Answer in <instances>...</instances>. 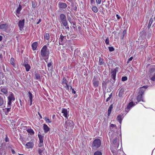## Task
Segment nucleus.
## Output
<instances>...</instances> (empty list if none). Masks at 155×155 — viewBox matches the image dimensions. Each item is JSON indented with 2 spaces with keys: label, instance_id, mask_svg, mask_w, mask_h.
I'll use <instances>...</instances> for the list:
<instances>
[{
  "label": "nucleus",
  "instance_id": "obj_58",
  "mask_svg": "<svg viewBox=\"0 0 155 155\" xmlns=\"http://www.w3.org/2000/svg\"><path fill=\"white\" fill-rule=\"evenodd\" d=\"M122 80L123 81H126V76L123 77L122 78Z\"/></svg>",
  "mask_w": 155,
  "mask_h": 155
},
{
  "label": "nucleus",
  "instance_id": "obj_9",
  "mask_svg": "<svg viewBox=\"0 0 155 155\" xmlns=\"http://www.w3.org/2000/svg\"><path fill=\"white\" fill-rule=\"evenodd\" d=\"M8 101L7 103H8L12 104V102L14 101L15 100V97L14 94L12 92L9 94L7 97Z\"/></svg>",
  "mask_w": 155,
  "mask_h": 155
},
{
  "label": "nucleus",
  "instance_id": "obj_40",
  "mask_svg": "<svg viewBox=\"0 0 155 155\" xmlns=\"http://www.w3.org/2000/svg\"><path fill=\"white\" fill-rule=\"evenodd\" d=\"M101 152L99 151H96L94 153V155H102Z\"/></svg>",
  "mask_w": 155,
  "mask_h": 155
},
{
  "label": "nucleus",
  "instance_id": "obj_21",
  "mask_svg": "<svg viewBox=\"0 0 155 155\" xmlns=\"http://www.w3.org/2000/svg\"><path fill=\"white\" fill-rule=\"evenodd\" d=\"M50 128L49 127H48L45 124H43V129L45 133H47L50 130Z\"/></svg>",
  "mask_w": 155,
  "mask_h": 155
},
{
  "label": "nucleus",
  "instance_id": "obj_45",
  "mask_svg": "<svg viewBox=\"0 0 155 155\" xmlns=\"http://www.w3.org/2000/svg\"><path fill=\"white\" fill-rule=\"evenodd\" d=\"M109 39L108 37H107L105 40V43L106 45H108L109 44Z\"/></svg>",
  "mask_w": 155,
  "mask_h": 155
},
{
  "label": "nucleus",
  "instance_id": "obj_28",
  "mask_svg": "<svg viewBox=\"0 0 155 155\" xmlns=\"http://www.w3.org/2000/svg\"><path fill=\"white\" fill-rule=\"evenodd\" d=\"M153 21V19L152 18H151L149 20V21L148 23V25L147 26V28L148 29H149L150 28L151 25Z\"/></svg>",
  "mask_w": 155,
  "mask_h": 155
},
{
  "label": "nucleus",
  "instance_id": "obj_43",
  "mask_svg": "<svg viewBox=\"0 0 155 155\" xmlns=\"http://www.w3.org/2000/svg\"><path fill=\"white\" fill-rule=\"evenodd\" d=\"M109 95V97L107 99L106 102H108L109 101L110 99L111 98L112 96V93H111Z\"/></svg>",
  "mask_w": 155,
  "mask_h": 155
},
{
  "label": "nucleus",
  "instance_id": "obj_49",
  "mask_svg": "<svg viewBox=\"0 0 155 155\" xmlns=\"http://www.w3.org/2000/svg\"><path fill=\"white\" fill-rule=\"evenodd\" d=\"M31 4H32V7L33 8H34L36 7V5H35V2H34L32 1L31 2Z\"/></svg>",
  "mask_w": 155,
  "mask_h": 155
},
{
  "label": "nucleus",
  "instance_id": "obj_17",
  "mask_svg": "<svg viewBox=\"0 0 155 155\" xmlns=\"http://www.w3.org/2000/svg\"><path fill=\"white\" fill-rule=\"evenodd\" d=\"M67 4L63 2H59L58 3V7L61 8H65L67 7Z\"/></svg>",
  "mask_w": 155,
  "mask_h": 155
},
{
  "label": "nucleus",
  "instance_id": "obj_59",
  "mask_svg": "<svg viewBox=\"0 0 155 155\" xmlns=\"http://www.w3.org/2000/svg\"><path fill=\"white\" fill-rule=\"evenodd\" d=\"M20 140H21L22 143L23 144H24L25 143L24 142V140L23 138H20Z\"/></svg>",
  "mask_w": 155,
  "mask_h": 155
},
{
  "label": "nucleus",
  "instance_id": "obj_42",
  "mask_svg": "<svg viewBox=\"0 0 155 155\" xmlns=\"http://www.w3.org/2000/svg\"><path fill=\"white\" fill-rule=\"evenodd\" d=\"M21 9V5H19V7L17 10V13H19Z\"/></svg>",
  "mask_w": 155,
  "mask_h": 155
},
{
  "label": "nucleus",
  "instance_id": "obj_46",
  "mask_svg": "<svg viewBox=\"0 0 155 155\" xmlns=\"http://www.w3.org/2000/svg\"><path fill=\"white\" fill-rule=\"evenodd\" d=\"M108 48L110 52L114 51V48L113 47H109Z\"/></svg>",
  "mask_w": 155,
  "mask_h": 155
},
{
  "label": "nucleus",
  "instance_id": "obj_55",
  "mask_svg": "<svg viewBox=\"0 0 155 155\" xmlns=\"http://www.w3.org/2000/svg\"><path fill=\"white\" fill-rule=\"evenodd\" d=\"M71 91L72 93L73 94H75L76 93L75 91L74 90V89L72 88V87L71 86Z\"/></svg>",
  "mask_w": 155,
  "mask_h": 155
},
{
  "label": "nucleus",
  "instance_id": "obj_25",
  "mask_svg": "<svg viewBox=\"0 0 155 155\" xmlns=\"http://www.w3.org/2000/svg\"><path fill=\"white\" fill-rule=\"evenodd\" d=\"M109 83V80H105L103 81L102 83V86H104L105 89H106L107 87V84Z\"/></svg>",
  "mask_w": 155,
  "mask_h": 155
},
{
  "label": "nucleus",
  "instance_id": "obj_39",
  "mask_svg": "<svg viewBox=\"0 0 155 155\" xmlns=\"http://www.w3.org/2000/svg\"><path fill=\"white\" fill-rule=\"evenodd\" d=\"M4 103L3 98L0 96V106H2Z\"/></svg>",
  "mask_w": 155,
  "mask_h": 155
},
{
  "label": "nucleus",
  "instance_id": "obj_15",
  "mask_svg": "<svg viewBox=\"0 0 155 155\" xmlns=\"http://www.w3.org/2000/svg\"><path fill=\"white\" fill-rule=\"evenodd\" d=\"M34 146V143L31 141L27 143L25 145L26 148L27 149H31Z\"/></svg>",
  "mask_w": 155,
  "mask_h": 155
},
{
  "label": "nucleus",
  "instance_id": "obj_41",
  "mask_svg": "<svg viewBox=\"0 0 155 155\" xmlns=\"http://www.w3.org/2000/svg\"><path fill=\"white\" fill-rule=\"evenodd\" d=\"M104 62L103 59L100 58L99 59V63L100 65L103 64Z\"/></svg>",
  "mask_w": 155,
  "mask_h": 155
},
{
  "label": "nucleus",
  "instance_id": "obj_18",
  "mask_svg": "<svg viewBox=\"0 0 155 155\" xmlns=\"http://www.w3.org/2000/svg\"><path fill=\"white\" fill-rule=\"evenodd\" d=\"M8 27V25L7 24H3L0 25V29L4 31L7 30Z\"/></svg>",
  "mask_w": 155,
  "mask_h": 155
},
{
  "label": "nucleus",
  "instance_id": "obj_51",
  "mask_svg": "<svg viewBox=\"0 0 155 155\" xmlns=\"http://www.w3.org/2000/svg\"><path fill=\"white\" fill-rule=\"evenodd\" d=\"M102 0H96L97 5H99L101 3Z\"/></svg>",
  "mask_w": 155,
  "mask_h": 155
},
{
  "label": "nucleus",
  "instance_id": "obj_5",
  "mask_svg": "<svg viewBox=\"0 0 155 155\" xmlns=\"http://www.w3.org/2000/svg\"><path fill=\"white\" fill-rule=\"evenodd\" d=\"M100 79L99 77L97 76H94L92 80L94 88L98 87L99 84V80Z\"/></svg>",
  "mask_w": 155,
  "mask_h": 155
},
{
  "label": "nucleus",
  "instance_id": "obj_7",
  "mask_svg": "<svg viewBox=\"0 0 155 155\" xmlns=\"http://www.w3.org/2000/svg\"><path fill=\"white\" fill-rule=\"evenodd\" d=\"M101 140L99 139H96L94 140L92 146L95 148H97L101 146Z\"/></svg>",
  "mask_w": 155,
  "mask_h": 155
},
{
  "label": "nucleus",
  "instance_id": "obj_36",
  "mask_svg": "<svg viewBox=\"0 0 155 155\" xmlns=\"http://www.w3.org/2000/svg\"><path fill=\"white\" fill-rule=\"evenodd\" d=\"M35 76L36 79L39 80H41V78L39 74L38 73H36L35 74Z\"/></svg>",
  "mask_w": 155,
  "mask_h": 155
},
{
  "label": "nucleus",
  "instance_id": "obj_34",
  "mask_svg": "<svg viewBox=\"0 0 155 155\" xmlns=\"http://www.w3.org/2000/svg\"><path fill=\"white\" fill-rule=\"evenodd\" d=\"M140 35L141 36H145L146 35V31L145 30H143L140 33Z\"/></svg>",
  "mask_w": 155,
  "mask_h": 155
},
{
  "label": "nucleus",
  "instance_id": "obj_53",
  "mask_svg": "<svg viewBox=\"0 0 155 155\" xmlns=\"http://www.w3.org/2000/svg\"><path fill=\"white\" fill-rule=\"evenodd\" d=\"M5 140V141L6 142H8L9 141V139L8 137L7 134H6V135Z\"/></svg>",
  "mask_w": 155,
  "mask_h": 155
},
{
  "label": "nucleus",
  "instance_id": "obj_8",
  "mask_svg": "<svg viewBox=\"0 0 155 155\" xmlns=\"http://www.w3.org/2000/svg\"><path fill=\"white\" fill-rule=\"evenodd\" d=\"M67 81L65 77H63L62 80L61 84L68 91H69V86L67 83Z\"/></svg>",
  "mask_w": 155,
  "mask_h": 155
},
{
  "label": "nucleus",
  "instance_id": "obj_29",
  "mask_svg": "<svg viewBox=\"0 0 155 155\" xmlns=\"http://www.w3.org/2000/svg\"><path fill=\"white\" fill-rule=\"evenodd\" d=\"M44 39L46 40H48L50 38V35L49 33H46L44 35Z\"/></svg>",
  "mask_w": 155,
  "mask_h": 155
},
{
  "label": "nucleus",
  "instance_id": "obj_50",
  "mask_svg": "<svg viewBox=\"0 0 155 155\" xmlns=\"http://www.w3.org/2000/svg\"><path fill=\"white\" fill-rule=\"evenodd\" d=\"M126 33V30L125 29L124 31H123V33L124 34L123 35L121 36V39H123L124 36V34Z\"/></svg>",
  "mask_w": 155,
  "mask_h": 155
},
{
  "label": "nucleus",
  "instance_id": "obj_57",
  "mask_svg": "<svg viewBox=\"0 0 155 155\" xmlns=\"http://www.w3.org/2000/svg\"><path fill=\"white\" fill-rule=\"evenodd\" d=\"M90 3L91 5L95 4L94 0H90Z\"/></svg>",
  "mask_w": 155,
  "mask_h": 155
},
{
  "label": "nucleus",
  "instance_id": "obj_47",
  "mask_svg": "<svg viewBox=\"0 0 155 155\" xmlns=\"http://www.w3.org/2000/svg\"><path fill=\"white\" fill-rule=\"evenodd\" d=\"M5 76L4 74L2 72H0V78L1 77L2 78H3Z\"/></svg>",
  "mask_w": 155,
  "mask_h": 155
},
{
  "label": "nucleus",
  "instance_id": "obj_4",
  "mask_svg": "<svg viewBox=\"0 0 155 155\" xmlns=\"http://www.w3.org/2000/svg\"><path fill=\"white\" fill-rule=\"evenodd\" d=\"M60 19L61 22L66 29H68L69 27L66 20L65 15L64 14H61L60 15Z\"/></svg>",
  "mask_w": 155,
  "mask_h": 155
},
{
  "label": "nucleus",
  "instance_id": "obj_35",
  "mask_svg": "<svg viewBox=\"0 0 155 155\" xmlns=\"http://www.w3.org/2000/svg\"><path fill=\"white\" fill-rule=\"evenodd\" d=\"M1 91L3 93L5 94L8 93V91L5 88H3L1 89Z\"/></svg>",
  "mask_w": 155,
  "mask_h": 155
},
{
  "label": "nucleus",
  "instance_id": "obj_62",
  "mask_svg": "<svg viewBox=\"0 0 155 155\" xmlns=\"http://www.w3.org/2000/svg\"><path fill=\"white\" fill-rule=\"evenodd\" d=\"M11 151L13 154H15V152L14 150L12 149Z\"/></svg>",
  "mask_w": 155,
  "mask_h": 155
},
{
  "label": "nucleus",
  "instance_id": "obj_14",
  "mask_svg": "<svg viewBox=\"0 0 155 155\" xmlns=\"http://www.w3.org/2000/svg\"><path fill=\"white\" fill-rule=\"evenodd\" d=\"M137 102H134L133 103V102H131L129 103L127 106V110L130 109L133 106H135L137 104ZM129 110L128 111L127 110V114L129 111Z\"/></svg>",
  "mask_w": 155,
  "mask_h": 155
},
{
  "label": "nucleus",
  "instance_id": "obj_56",
  "mask_svg": "<svg viewBox=\"0 0 155 155\" xmlns=\"http://www.w3.org/2000/svg\"><path fill=\"white\" fill-rule=\"evenodd\" d=\"M112 152L113 153V154L114 155L115 153L116 152V151L115 150H114L112 148H110Z\"/></svg>",
  "mask_w": 155,
  "mask_h": 155
},
{
  "label": "nucleus",
  "instance_id": "obj_30",
  "mask_svg": "<svg viewBox=\"0 0 155 155\" xmlns=\"http://www.w3.org/2000/svg\"><path fill=\"white\" fill-rule=\"evenodd\" d=\"M92 10L95 13H97L98 12V9L97 7L95 6H92Z\"/></svg>",
  "mask_w": 155,
  "mask_h": 155
},
{
  "label": "nucleus",
  "instance_id": "obj_44",
  "mask_svg": "<svg viewBox=\"0 0 155 155\" xmlns=\"http://www.w3.org/2000/svg\"><path fill=\"white\" fill-rule=\"evenodd\" d=\"M38 154L40 155H41L42 153L43 152V149L42 150L40 148H38Z\"/></svg>",
  "mask_w": 155,
  "mask_h": 155
},
{
  "label": "nucleus",
  "instance_id": "obj_33",
  "mask_svg": "<svg viewBox=\"0 0 155 155\" xmlns=\"http://www.w3.org/2000/svg\"><path fill=\"white\" fill-rule=\"evenodd\" d=\"M155 71V68L154 67H152L149 69V72L150 74H152Z\"/></svg>",
  "mask_w": 155,
  "mask_h": 155
},
{
  "label": "nucleus",
  "instance_id": "obj_6",
  "mask_svg": "<svg viewBox=\"0 0 155 155\" xmlns=\"http://www.w3.org/2000/svg\"><path fill=\"white\" fill-rule=\"evenodd\" d=\"M73 122L71 120H68L65 122L64 127L65 130H68L73 126Z\"/></svg>",
  "mask_w": 155,
  "mask_h": 155
},
{
  "label": "nucleus",
  "instance_id": "obj_13",
  "mask_svg": "<svg viewBox=\"0 0 155 155\" xmlns=\"http://www.w3.org/2000/svg\"><path fill=\"white\" fill-rule=\"evenodd\" d=\"M61 113L63 114V115L67 119L68 118L69 115L67 110L66 109L63 108L62 110Z\"/></svg>",
  "mask_w": 155,
  "mask_h": 155
},
{
  "label": "nucleus",
  "instance_id": "obj_37",
  "mask_svg": "<svg viewBox=\"0 0 155 155\" xmlns=\"http://www.w3.org/2000/svg\"><path fill=\"white\" fill-rule=\"evenodd\" d=\"M29 94V97L30 100H33V95L30 91L28 92Z\"/></svg>",
  "mask_w": 155,
  "mask_h": 155
},
{
  "label": "nucleus",
  "instance_id": "obj_38",
  "mask_svg": "<svg viewBox=\"0 0 155 155\" xmlns=\"http://www.w3.org/2000/svg\"><path fill=\"white\" fill-rule=\"evenodd\" d=\"M44 120L47 123H51V120L47 117H45Z\"/></svg>",
  "mask_w": 155,
  "mask_h": 155
},
{
  "label": "nucleus",
  "instance_id": "obj_54",
  "mask_svg": "<svg viewBox=\"0 0 155 155\" xmlns=\"http://www.w3.org/2000/svg\"><path fill=\"white\" fill-rule=\"evenodd\" d=\"M133 59V57H130L128 59V61L127 62V64L129 62L132 61V60Z\"/></svg>",
  "mask_w": 155,
  "mask_h": 155
},
{
  "label": "nucleus",
  "instance_id": "obj_32",
  "mask_svg": "<svg viewBox=\"0 0 155 155\" xmlns=\"http://www.w3.org/2000/svg\"><path fill=\"white\" fill-rule=\"evenodd\" d=\"M10 63L13 66L15 65V62L14 58H11L10 59Z\"/></svg>",
  "mask_w": 155,
  "mask_h": 155
},
{
  "label": "nucleus",
  "instance_id": "obj_60",
  "mask_svg": "<svg viewBox=\"0 0 155 155\" xmlns=\"http://www.w3.org/2000/svg\"><path fill=\"white\" fill-rule=\"evenodd\" d=\"M19 101H20V105L21 106H22L23 105V103L22 102V101L21 100H20Z\"/></svg>",
  "mask_w": 155,
  "mask_h": 155
},
{
  "label": "nucleus",
  "instance_id": "obj_20",
  "mask_svg": "<svg viewBox=\"0 0 155 155\" xmlns=\"http://www.w3.org/2000/svg\"><path fill=\"white\" fill-rule=\"evenodd\" d=\"M38 45V43L37 41L31 44L32 50L34 51L36 50Z\"/></svg>",
  "mask_w": 155,
  "mask_h": 155
},
{
  "label": "nucleus",
  "instance_id": "obj_23",
  "mask_svg": "<svg viewBox=\"0 0 155 155\" xmlns=\"http://www.w3.org/2000/svg\"><path fill=\"white\" fill-rule=\"evenodd\" d=\"M23 65L25 67L26 71L28 72L29 71L31 67L29 64L24 63L23 64Z\"/></svg>",
  "mask_w": 155,
  "mask_h": 155
},
{
  "label": "nucleus",
  "instance_id": "obj_19",
  "mask_svg": "<svg viewBox=\"0 0 155 155\" xmlns=\"http://www.w3.org/2000/svg\"><path fill=\"white\" fill-rule=\"evenodd\" d=\"M124 118L123 114H119L117 117L116 119L121 124L122 121Z\"/></svg>",
  "mask_w": 155,
  "mask_h": 155
},
{
  "label": "nucleus",
  "instance_id": "obj_63",
  "mask_svg": "<svg viewBox=\"0 0 155 155\" xmlns=\"http://www.w3.org/2000/svg\"><path fill=\"white\" fill-rule=\"evenodd\" d=\"M33 101V100H30V104L29 105L30 106H31L32 104V102Z\"/></svg>",
  "mask_w": 155,
  "mask_h": 155
},
{
  "label": "nucleus",
  "instance_id": "obj_61",
  "mask_svg": "<svg viewBox=\"0 0 155 155\" xmlns=\"http://www.w3.org/2000/svg\"><path fill=\"white\" fill-rule=\"evenodd\" d=\"M77 7L75 5L74 7V8H73V10H74L75 11H77Z\"/></svg>",
  "mask_w": 155,
  "mask_h": 155
},
{
  "label": "nucleus",
  "instance_id": "obj_27",
  "mask_svg": "<svg viewBox=\"0 0 155 155\" xmlns=\"http://www.w3.org/2000/svg\"><path fill=\"white\" fill-rule=\"evenodd\" d=\"M66 39V36H63L62 34H61L60 35V38L59 39V42H62L64 39Z\"/></svg>",
  "mask_w": 155,
  "mask_h": 155
},
{
  "label": "nucleus",
  "instance_id": "obj_11",
  "mask_svg": "<svg viewBox=\"0 0 155 155\" xmlns=\"http://www.w3.org/2000/svg\"><path fill=\"white\" fill-rule=\"evenodd\" d=\"M25 20L23 19L22 20H20L18 23V26L19 27V30L22 31L23 30V27L24 25Z\"/></svg>",
  "mask_w": 155,
  "mask_h": 155
},
{
  "label": "nucleus",
  "instance_id": "obj_3",
  "mask_svg": "<svg viewBox=\"0 0 155 155\" xmlns=\"http://www.w3.org/2000/svg\"><path fill=\"white\" fill-rule=\"evenodd\" d=\"M117 69V68H115L111 69V79H110V82L112 83L113 86V84L114 83L116 80V74L118 71Z\"/></svg>",
  "mask_w": 155,
  "mask_h": 155
},
{
  "label": "nucleus",
  "instance_id": "obj_10",
  "mask_svg": "<svg viewBox=\"0 0 155 155\" xmlns=\"http://www.w3.org/2000/svg\"><path fill=\"white\" fill-rule=\"evenodd\" d=\"M12 104L7 103V107L3 109V110L5 112V114L7 115L8 114L9 112L11 111L12 108Z\"/></svg>",
  "mask_w": 155,
  "mask_h": 155
},
{
  "label": "nucleus",
  "instance_id": "obj_2",
  "mask_svg": "<svg viewBox=\"0 0 155 155\" xmlns=\"http://www.w3.org/2000/svg\"><path fill=\"white\" fill-rule=\"evenodd\" d=\"M148 87L147 85L144 86L140 88V90L138 92V95L137 98L138 102L141 101L145 102V101L143 99V95L145 89Z\"/></svg>",
  "mask_w": 155,
  "mask_h": 155
},
{
  "label": "nucleus",
  "instance_id": "obj_26",
  "mask_svg": "<svg viewBox=\"0 0 155 155\" xmlns=\"http://www.w3.org/2000/svg\"><path fill=\"white\" fill-rule=\"evenodd\" d=\"M125 90V89L123 88H122L120 90L118 94V96L119 97H120L122 96L124 94Z\"/></svg>",
  "mask_w": 155,
  "mask_h": 155
},
{
  "label": "nucleus",
  "instance_id": "obj_24",
  "mask_svg": "<svg viewBox=\"0 0 155 155\" xmlns=\"http://www.w3.org/2000/svg\"><path fill=\"white\" fill-rule=\"evenodd\" d=\"M113 108V104H111L110 106L108 109L107 112V116L109 117L110 116L111 113L112 109Z\"/></svg>",
  "mask_w": 155,
  "mask_h": 155
},
{
  "label": "nucleus",
  "instance_id": "obj_22",
  "mask_svg": "<svg viewBox=\"0 0 155 155\" xmlns=\"http://www.w3.org/2000/svg\"><path fill=\"white\" fill-rule=\"evenodd\" d=\"M117 137H116L113 140V143L114 144V145H116V146H115V147H116L115 149L117 150V147H118V146L119 145V142L117 143Z\"/></svg>",
  "mask_w": 155,
  "mask_h": 155
},
{
  "label": "nucleus",
  "instance_id": "obj_1",
  "mask_svg": "<svg viewBox=\"0 0 155 155\" xmlns=\"http://www.w3.org/2000/svg\"><path fill=\"white\" fill-rule=\"evenodd\" d=\"M40 54L45 61L47 62L49 57V51L46 45H44L42 48Z\"/></svg>",
  "mask_w": 155,
  "mask_h": 155
},
{
  "label": "nucleus",
  "instance_id": "obj_16",
  "mask_svg": "<svg viewBox=\"0 0 155 155\" xmlns=\"http://www.w3.org/2000/svg\"><path fill=\"white\" fill-rule=\"evenodd\" d=\"M117 128L116 125L115 124L110 123L109 125V129L111 131H115L117 130Z\"/></svg>",
  "mask_w": 155,
  "mask_h": 155
},
{
  "label": "nucleus",
  "instance_id": "obj_31",
  "mask_svg": "<svg viewBox=\"0 0 155 155\" xmlns=\"http://www.w3.org/2000/svg\"><path fill=\"white\" fill-rule=\"evenodd\" d=\"M27 131L28 133H30L31 135H33L35 134L33 130L31 128L28 129Z\"/></svg>",
  "mask_w": 155,
  "mask_h": 155
},
{
  "label": "nucleus",
  "instance_id": "obj_12",
  "mask_svg": "<svg viewBox=\"0 0 155 155\" xmlns=\"http://www.w3.org/2000/svg\"><path fill=\"white\" fill-rule=\"evenodd\" d=\"M38 136L39 140V143L38 144V146L39 147H41L42 145H43V143L44 136L40 134H38Z\"/></svg>",
  "mask_w": 155,
  "mask_h": 155
},
{
  "label": "nucleus",
  "instance_id": "obj_48",
  "mask_svg": "<svg viewBox=\"0 0 155 155\" xmlns=\"http://www.w3.org/2000/svg\"><path fill=\"white\" fill-rule=\"evenodd\" d=\"M151 33H152L151 30H150L148 32L149 35H148V36H147L148 38L149 39L150 38V35H151Z\"/></svg>",
  "mask_w": 155,
  "mask_h": 155
},
{
  "label": "nucleus",
  "instance_id": "obj_52",
  "mask_svg": "<svg viewBox=\"0 0 155 155\" xmlns=\"http://www.w3.org/2000/svg\"><path fill=\"white\" fill-rule=\"evenodd\" d=\"M52 62H50L47 64V66L48 68L52 66Z\"/></svg>",
  "mask_w": 155,
  "mask_h": 155
},
{
  "label": "nucleus",
  "instance_id": "obj_64",
  "mask_svg": "<svg viewBox=\"0 0 155 155\" xmlns=\"http://www.w3.org/2000/svg\"><path fill=\"white\" fill-rule=\"evenodd\" d=\"M116 16L118 19L119 20L120 19V17L119 16V15L117 14Z\"/></svg>",
  "mask_w": 155,
  "mask_h": 155
}]
</instances>
